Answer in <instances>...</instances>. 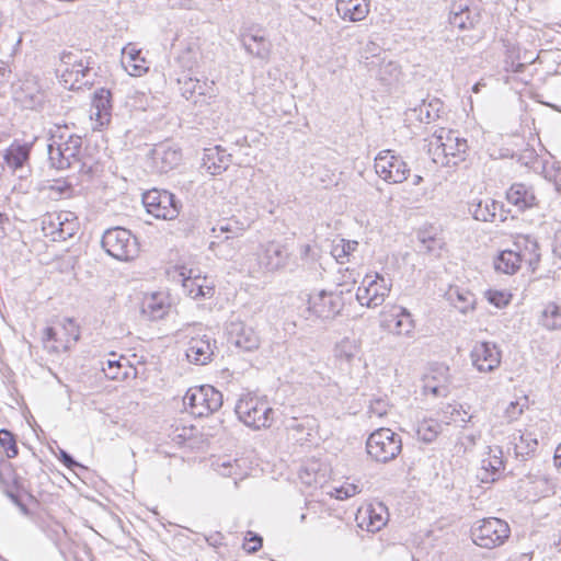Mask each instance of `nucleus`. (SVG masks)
Listing matches in <instances>:
<instances>
[{
  "instance_id": "nucleus-8",
  "label": "nucleus",
  "mask_w": 561,
  "mask_h": 561,
  "mask_svg": "<svg viewBox=\"0 0 561 561\" xmlns=\"http://www.w3.org/2000/svg\"><path fill=\"white\" fill-rule=\"evenodd\" d=\"M142 204L148 214L164 220L176 218L182 207L174 194L157 188L149 190L142 194Z\"/></svg>"
},
{
  "instance_id": "nucleus-4",
  "label": "nucleus",
  "mask_w": 561,
  "mask_h": 561,
  "mask_svg": "<svg viewBox=\"0 0 561 561\" xmlns=\"http://www.w3.org/2000/svg\"><path fill=\"white\" fill-rule=\"evenodd\" d=\"M102 248L118 261H131L139 254V242L130 230L123 227L107 229L102 237Z\"/></svg>"
},
{
  "instance_id": "nucleus-42",
  "label": "nucleus",
  "mask_w": 561,
  "mask_h": 561,
  "mask_svg": "<svg viewBox=\"0 0 561 561\" xmlns=\"http://www.w3.org/2000/svg\"><path fill=\"white\" fill-rule=\"evenodd\" d=\"M357 247V241L341 239L332 247L331 254L339 263L343 264L351 253L356 251Z\"/></svg>"
},
{
  "instance_id": "nucleus-26",
  "label": "nucleus",
  "mask_w": 561,
  "mask_h": 561,
  "mask_svg": "<svg viewBox=\"0 0 561 561\" xmlns=\"http://www.w3.org/2000/svg\"><path fill=\"white\" fill-rule=\"evenodd\" d=\"M33 144L13 140L12 144L1 153L5 165L18 171L30 161Z\"/></svg>"
},
{
  "instance_id": "nucleus-15",
  "label": "nucleus",
  "mask_w": 561,
  "mask_h": 561,
  "mask_svg": "<svg viewBox=\"0 0 561 561\" xmlns=\"http://www.w3.org/2000/svg\"><path fill=\"white\" fill-rule=\"evenodd\" d=\"M178 84L180 85L181 95L196 106L208 105L216 98L214 81H201L197 78L183 76L178 79Z\"/></svg>"
},
{
  "instance_id": "nucleus-36",
  "label": "nucleus",
  "mask_w": 561,
  "mask_h": 561,
  "mask_svg": "<svg viewBox=\"0 0 561 561\" xmlns=\"http://www.w3.org/2000/svg\"><path fill=\"white\" fill-rule=\"evenodd\" d=\"M360 345L356 340L344 337L334 347V357L340 363L350 365L354 358L359 354Z\"/></svg>"
},
{
  "instance_id": "nucleus-21",
  "label": "nucleus",
  "mask_w": 561,
  "mask_h": 561,
  "mask_svg": "<svg viewBox=\"0 0 561 561\" xmlns=\"http://www.w3.org/2000/svg\"><path fill=\"white\" fill-rule=\"evenodd\" d=\"M71 214H59L56 218L51 216L48 220H43V230L45 236H50L54 241H66L73 237L77 230V224L70 219Z\"/></svg>"
},
{
  "instance_id": "nucleus-51",
  "label": "nucleus",
  "mask_w": 561,
  "mask_h": 561,
  "mask_svg": "<svg viewBox=\"0 0 561 561\" xmlns=\"http://www.w3.org/2000/svg\"><path fill=\"white\" fill-rule=\"evenodd\" d=\"M419 239L423 243L427 252H434L436 247L440 248L439 241L434 237L425 236V233H420Z\"/></svg>"
},
{
  "instance_id": "nucleus-45",
  "label": "nucleus",
  "mask_w": 561,
  "mask_h": 561,
  "mask_svg": "<svg viewBox=\"0 0 561 561\" xmlns=\"http://www.w3.org/2000/svg\"><path fill=\"white\" fill-rule=\"evenodd\" d=\"M184 287L188 288V293L194 299L209 298L214 295V287L199 284L197 278L195 280H186Z\"/></svg>"
},
{
  "instance_id": "nucleus-24",
  "label": "nucleus",
  "mask_w": 561,
  "mask_h": 561,
  "mask_svg": "<svg viewBox=\"0 0 561 561\" xmlns=\"http://www.w3.org/2000/svg\"><path fill=\"white\" fill-rule=\"evenodd\" d=\"M480 22V12L462 2L454 3L449 13V23L460 31L471 30Z\"/></svg>"
},
{
  "instance_id": "nucleus-16",
  "label": "nucleus",
  "mask_w": 561,
  "mask_h": 561,
  "mask_svg": "<svg viewBox=\"0 0 561 561\" xmlns=\"http://www.w3.org/2000/svg\"><path fill=\"white\" fill-rule=\"evenodd\" d=\"M343 301L339 294L320 290L309 295L308 311L322 320L334 319L342 310Z\"/></svg>"
},
{
  "instance_id": "nucleus-56",
  "label": "nucleus",
  "mask_w": 561,
  "mask_h": 561,
  "mask_svg": "<svg viewBox=\"0 0 561 561\" xmlns=\"http://www.w3.org/2000/svg\"><path fill=\"white\" fill-rule=\"evenodd\" d=\"M43 102L42 95H32L28 103L25 102V106L30 108H36L41 106Z\"/></svg>"
},
{
  "instance_id": "nucleus-47",
  "label": "nucleus",
  "mask_w": 561,
  "mask_h": 561,
  "mask_svg": "<svg viewBox=\"0 0 561 561\" xmlns=\"http://www.w3.org/2000/svg\"><path fill=\"white\" fill-rule=\"evenodd\" d=\"M262 543L263 539L260 535L253 531H248L247 536L244 537L243 549L248 553H255L259 549H261Z\"/></svg>"
},
{
  "instance_id": "nucleus-49",
  "label": "nucleus",
  "mask_w": 561,
  "mask_h": 561,
  "mask_svg": "<svg viewBox=\"0 0 561 561\" xmlns=\"http://www.w3.org/2000/svg\"><path fill=\"white\" fill-rule=\"evenodd\" d=\"M388 404L382 399H375L370 402L369 413L374 414L378 417H381L387 414Z\"/></svg>"
},
{
  "instance_id": "nucleus-28",
  "label": "nucleus",
  "mask_w": 561,
  "mask_h": 561,
  "mask_svg": "<svg viewBox=\"0 0 561 561\" xmlns=\"http://www.w3.org/2000/svg\"><path fill=\"white\" fill-rule=\"evenodd\" d=\"M360 526H366L367 531L377 533L388 523L389 513L386 505L381 502L369 504L364 512Z\"/></svg>"
},
{
  "instance_id": "nucleus-13",
  "label": "nucleus",
  "mask_w": 561,
  "mask_h": 561,
  "mask_svg": "<svg viewBox=\"0 0 561 561\" xmlns=\"http://www.w3.org/2000/svg\"><path fill=\"white\" fill-rule=\"evenodd\" d=\"M79 330L73 320L65 319L60 330L53 327L45 328L42 341L46 350L59 353L60 351H68L79 340Z\"/></svg>"
},
{
  "instance_id": "nucleus-12",
  "label": "nucleus",
  "mask_w": 561,
  "mask_h": 561,
  "mask_svg": "<svg viewBox=\"0 0 561 561\" xmlns=\"http://www.w3.org/2000/svg\"><path fill=\"white\" fill-rule=\"evenodd\" d=\"M376 173L388 183H402L409 174L407 162L391 150H383L375 158Z\"/></svg>"
},
{
  "instance_id": "nucleus-33",
  "label": "nucleus",
  "mask_w": 561,
  "mask_h": 561,
  "mask_svg": "<svg viewBox=\"0 0 561 561\" xmlns=\"http://www.w3.org/2000/svg\"><path fill=\"white\" fill-rule=\"evenodd\" d=\"M92 107L95 110L96 119L104 123L110 119L112 110V93L105 88H101L94 92Z\"/></svg>"
},
{
  "instance_id": "nucleus-3",
  "label": "nucleus",
  "mask_w": 561,
  "mask_h": 561,
  "mask_svg": "<svg viewBox=\"0 0 561 561\" xmlns=\"http://www.w3.org/2000/svg\"><path fill=\"white\" fill-rule=\"evenodd\" d=\"M468 150V141L459 136V133L453 129L439 128L430 140V151H433L435 162H438L442 156V164H457L465 160V153Z\"/></svg>"
},
{
  "instance_id": "nucleus-27",
  "label": "nucleus",
  "mask_w": 561,
  "mask_h": 561,
  "mask_svg": "<svg viewBox=\"0 0 561 561\" xmlns=\"http://www.w3.org/2000/svg\"><path fill=\"white\" fill-rule=\"evenodd\" d=\"M254 27L241 33L240 39L245 51L259 59L266 60L271 55L272 44L259 32H253Z\"/></svg>"
},
{
  "instance_id": "nucleus-11",
  "label": "nucleus",
  "mask_w": 561,
  "mask_h": 561,
  "mask_svg": "<svg viewBox=\"0 0 561 561\" xmlns=\"http://www.w3.org/2000/svg\"><path fill=\"white\" fill-rule=\"evenodd\" d=\"M391 289V282L376 274L374 277L366 275L362 285L357 288L356 299L362 306L376 308L385 301Z\"/></svg>"
},
{
  "instance_id": "nucleus-22",
  "label": "nucleus",
  "mask_w": 561,
  "mask_h": 561,
  "mask_svg": "<svg viewBox=\"0 0 561 561\" xmlns=\"http://www.w3.org/2000/svg\"><path fill=\"white\" fill-rule=\"evenodd\" d=\"M216 342L204 335H196L191 337L186 348V357L188 362L195 365H206L211 360Z\"/></svg>"
},
{
  "instance_id": "nucleus-23",
  "label": "nucleus",
  "mask_w": 561,
  "mask_h": 561,
  "mask_svg": "<svg viewBox=\"0 0 561 561\" xmlns=\"http://www.w3.org/2000/svg\"><path fill=\"white\" fill-rule=\"evenodd\" d=\"M506 199L519 211H525L538 205L534 187L525 183L512 184L506 192Z\"/></svg>"
},
{
  "instance_id": "nucleus-60",
  "label": "nucleus",
  "mask_w": 561,
  "mask_h": 561,
  "mask_svg": "<svg viewBox=\"0 0 561 561\" xmlns=\"http://www.w3.org/2000/svg\"><path fill=\"white\" fill-rule=\"evenodd\" d=\"M432 392L435 394V396H446L447 394V388L446 387H443V386H435L432 388Z\"/></svg>"
},
{
  "instance_id": "nucleus-55",
  "label": "nucleus",
  "mask_w": 561,
  "mask_h": 561,
  "mask_svg": "<svg viewBox=\"0 0 561 561\" xmlns=\"http://www.w3.org/2000/svg\"><path fill=\"white\" fill-rule=\"evenodd\" d=\"M173 7H179L182 9H193L194 1L193 0H170Z\"/></svg>"
},
{
  "instance_id": "nucleus-38",
  "label": "nucleus",
  "mask_w": 561,
  "mask_h": 561,
  "mask_svg": "<svg viewBox=\"0 0 561 561\" xmlns=\"http://www.w3.org/2000/svg\"><path fill=\"white\" fill-rule=\"evenodd\" d=\"M539 323L549 331L561 330V307L548 302L541 311Z\"/></svg>"
},
{
  "instance_id": "nucleus-61",
  "label": "nucleus",
  "mask_w": 561,
  "mask_h": 561,
  "mask_svg": "<svg viewBox=\"0 0 561 561\" xmlns=\"http://www.w3.org/2000/svg\"><path fill=\"white\" fill-rule=\"evenodd\" d=\"M311 252V247L309 244H302L300 247V257L307 259Z\"/></svg>"
},
{
  "instance_id": "nucleus-34",
  "label": "nucleus",
  "mask_w": 561,
  "mask_h": 561,
  "mask_svg": "<svg viewBox=\"0 0 561 561\" xmlns=\"http://www.w3.org/2000/svg\"><path fill=\"white\" fill-rule=\"evenodd\" d=\"M520 262L512 249L503 250L494 260V268L496 272L513 275L520 268Z\"/></svg>"
},
{
  "instance_id": "nucleus-5",
  "label": "nucleus",
  "mask_w": 561,
  "mask_h": 561,
  "mask_svg": "<svg viewBox=\"0 0 561 561\" xmlns=\"http://www.w3.org/2000/svg\"><path fill=\"white\" fill-rule=\"evenodd\" d=\"M366 450L375 461L387 463L401 453L402 439L390 428L381 427L368 436Z\"/></svg>"
},
{
  "instance_id": "nucleus-7",
  "label": "nucleus",
  "mask_w": 561,
  "mask_h": 561,
  "mask_svg": "<svg viewBox=\"0 0 561 561\" xmlns=\"http://www.w3.org/2000/svg\"><path fill=\"white\" fill-rule=\"evenodd\" d=\"M234 412L241 422L253 430L270 426L274 414L273 409L265 401L250 396L237 402Z\"/></svg>"
},
{
  "instance_id": "nucleus-32",
  "label": "nucleus",
  "mask_w": 561,
  "mask_h": 561,
  "mask_svg": "<svg viewBox=\"0 0 561 561\" xmlns=\"http://www.w3.org/2000/svg\"><path fill=\"white\" fill-rule=\"evenodd\" d=\"M446 297L447 300L462 313L474 308L476 295L467 288L450 286L446 291Z\"/></svg>"
},
{
  "instance_id": "nucleus-17",
  "label": "nucleus",
  "mask_w": 561,
  "mask_h": 561,
  "mask_svg": "<svg viewBox=\"0 0 561 561\" xmlns=\"http://www.w3.org/2000/svg\"><path fill=\"white\" fill-rule=\"evenodd\" d=\"M181 160V150L169 144L157 145L150 151V168L159 174L172 171L180 164Z\"/></svg>"
},
{
  "instance_id": "nucleus-35",
  "label": "nucleus",
  "mask_w": 561,
  "mask_h": 561,
  "mask_svg": "<svg viewBox=\"0 0 561 561\" xmlns=\"http://www.w3.org/2000/svg\"><path fill=\"white\" fill-rule=\"evenodd\" d=\"M123 65L131 76H141L148 70L146 60L140 56V50L125 47L123 49Z\"/></svg>"
},
{
  "instance_id": "nucleus-2",
  "label": "nucleus",
  "mask_w": 561,
  "mask_h": 561,
  "mask_svg": "<svg viewBox=\"0 0 561 561\" xmlns=\"http://www.w3.org/2000/svg\"><path fill=\"white\" fill-rule=\"evenodd\" d=\"M82 147V138L70 134L67 126H56L51 131L50 144L48 145V160L50 165L57 170L69 169L79 162V153Z\"/></svg>"
},
{
  "instance_id": "nucleus-54",
  "label": "nucleus",
  "mask_w": 561,
  "mask_h": 561,
  "mask_svg": "<svg viewBox=\"0 0 561 561\" xmlns=\"http://www.w3.org/2000/svg\"><path fill=\"white\" fill-rule=\"evenodd\" d=\"M523 413V409L519 408L518 402H511L505 410V416L508 422L516 420Z\"/></svg>"
},
{
  "instance_id": "nucleus-44",
  "label": "nucleus",
  "mask_w": 561,
  "mask_h": 561,
  "mask_svg": "<svg viewBox=\"0 0 561 561\" xmlns=\"http://www.w3.org/2000/svg\"><path fill=\"white\" fill-rule=\"evenodd\" d=\"M322 478L323 474H319L316 462L305 466L299 470V479L307 486L319 484Z\"/></svg>"
},
{
  "instance_id": "nucleus-40",
  "label": "nucleus",
  "mask_w": 561,
  "mask_h": 561,
  "mask_svg": "<svg viewBox=\"0 0 561 561\" xmlns=\"http://www.w3.org/2000/svg\"><path fill=\"white\" fill-rule=\"evenodd\" d=\"M170 308L159 295L147 298L142 305V312L151 320L162 319Z\"/></svg>"
},
{
  "instance_id": "nucleus-53",
  "label": "nucleus",
  "mask_w": 561,
  "mask_h": 561,
  "mask_svg": "<svg viewBox=\"0 0 561 561\" xmlns=\"http://www.w3.org/2000/svg\"><path fill=\"white\" fill-rule=\"evenodd\" d=\"M431 104H426L425 100H422V104L419 107L413 108L412 111L416 114V118L421 122L431 119V112L428 107Z\"/></svg>"
},
{
  "instance_id": "nucleus-18",
  "label": "nucleus",
  "mask_w": 561,
  "mask_h": 561,
  "mask_svg": "<svg viewBox=\"0 0 561 561\" xmlns=\"http://www.w3.org/2000/svg\"><path fill=\"white\" fill-rule=\"evenodd\" d=\"M227 335L229 343L244 352H252L260 346L257 333L242 321H231L227 325Z\"/></svg>"
},
{
  "instance_id": "nucleus-25",
  "label": "nucleus",
  "mask_w": 561,
  "mask_h": 561,
  "mask_svg": "<svg viewBox=\"0 0 561 561\" xmlns=\"http://www.w3.org/2000/svg\"><path fill=\"white\" fill-rule=\"evenodd\" d=\"M231 153L221 146L206 148L203 154V168L211 175L225 172L231 163Z\"/></svg>"
},
{
  "instance_id": "nucleus-46",
  "label": "nucleus",
  "mask_w": 561,
  "mask_h": 561,
  "mask_svg": "<svg viewBox=\"0 0 561 561\" xmlns=\"http://www.w3.org/2000/svg\"><path fill=\"white\" fill-rule=\"evenodd\" d=\"M0 445L5 449L7 456L9 458H14L19 454V448L16 446V442L14 435L5 430H0Z\"/></svg>"
},
{
  "instance_id": "nucleus-30",
  "label": "nucleus",
  "mask_w": 561,
  "mask_h": 561,
  "mask_svg": "<svg viewBox=\"0 0 561 561\" xmlns=\"http://www.w3.org/2000/svg\"><path fill=\"white\" fill-rule=\"evenodd\" d=\"M497 208H502V204L492 198H474L468 204V211L476 220L494 221Z\"/></svg>"
},
{
  "instance_id": "nucleus-59",
  "label": "nucleus",
  "mask_w": 561,
  "mask_h": 561,
  "mask_svg": "<svg viewBox=\"0 0 561 561\" xmlns=\"http://www.w3.org/2000/svg\"><path fill=\"white\" fill-rule=\"evenodd\" d=\"M103 373L105 376L110 379H117L118 378V369H108V366L102 367Z\"/></svg>"
},
{
  "instance_id": "nucleus-63",
  "label": "nucleus",
  "mask_w": 561,
  "mask_h": 561,
  "mask_svg": "<svg viewBox=\"0 0 561 561\" xmlns=\"http://www.w3.org/2000/svg\"><path fill=\"white\" fill-rule=\"evenodd\" d=\"M106 366H108V369H119L121 364L118 360H107Z\"/></svg>"
},
{
  "instance_id": "nucleus-50",
  "label": "nucleus",
  "mask_w": 561,
  "mask_h": 561,
  "mask_svg": "<svg viewBox=\"0 0 561 561\" xmlns=\"http://www.w3.org/2000/svg\"><path fill=\"white\" fill-rule=\"evenodd\" d=\"M336 499L339 500H346L348 497L354 496L355 494L359 493V489L355 484H346L342 485L339 489H335Z\"/></svg>"
},
{
  "instance_id": "nucleus-29",
  "label": "nucleus",
  "mask_w": 561,
  "mask_h": 561,
  "mask_svg": "<svg viewBox=\"0 0 561 561\" xmlns=\"http://www.w3.org/2000/svg\"><path fill=\"white\" fill-rule=\"evenodd\" d=\"M336 10L343 20L363 21L369 13L368 0H337Z\"/></svg>"
},
{
  "instance_id": "nucleus-9",
  "label": "nucleus",
  "mask_w": 561,
  "mask_h": 561,
  "mask_svg": "<svg viewBox=\"0 0 561 561\" xmlns=\"http://www.w3.org/2000/svg\"><path fill=\"white\" fill-rule=\"evenodd\" d=\"M510 526L506 522L490 517L480 522L471 529L472 541L482 548L492 549L501 546L510 537Z\"/></svg>"
},
{
  "instance_id": "nucleus-14",
  "label": "nucleus",
  "mask_w": 561,
  "mask_h": 561,
  "mask_svg": "<svg viewBox=\"0 0 561 561\" xmlns=\"http://www.w3.org/2000/svg\"><path fill=\"white\" fill-rule=\"evenodd\" d=\"M211 231L215 233V238H219L217 232L231 233V236H226L220 241H211L209 243V250L221 260H233L240 249L236 239L242 234L243 228L239 227L237 222H234V225L226 222L217 225Z\"/></svg>"
},
{
  "instance_id": "nucleus-1",
  "label": "nucleus",
  "mask_w": 561,
  "mask_h": 561,
  "mask_svg": "<svg viewBox=\"0 0 561 561\" xmlns=\"http://www.w3.org/2000/svg\"><path fill=\"white\" fill-rule=\"evenodd\" d=\"M94 57L79 49L64 50L60 54V82L69 90H80L94 84L96 71Z\"/></svg>"
},
{
  "instance_id": "nucleus-62",
  "label": "nucleus",
  "mask_w": 561,
  "mask_h": 561,
  "mask_svg": "<svg viewBox=\"0 0 561 561\" xmlns=\"http://www.w3.org/2000/svg\"><path fill=\"white\" fill-rule=\"evenodd\" d=\"M221 468H222V469L220 470V473H221L222 476H230V474H231V468H232V467H231V465H230L229 462H224V463L221 465Z\"/></svg>"
},
{
  "instance_id": "nucleus-20",
  "label": "nucleus",
  "mask_w": 561,
  "mask_h": 561,
  "mask_svg": "<svg viewBox=\"0 0 561 561\" xmlns=\"http://www.w3.org/2000/svg\"><path fill=\"white\" fill-rule=\"evenodd\" d=\"M511 249L515 251L519 262H525L533 273L537 270L541 255L536 238L529 234H517Z\"/></svg>"
},
{
  "instance_id": "nucleus-64",
  "label": "nucleus",
  "mask_w": 561,
  "mask_h": 561,
  "mask_svg": "<svg viewBox=\"0 0 561 561\" xmlns=\"http://www.w3.org/2000/svg\"><path fill=\"white\" fill-rule=\"evenodd\" d=\"M289 427L293 430H296L298 432L304 430V425L301 423H298L296 420L293 422V424Z\"/></svg>"
},
{
  "instance_id": "nucleus-39",
  "label": "nucleus",
  "mask_w": 561,
  "mask_h": 561,
  "mask_svg": "<svg viewBox=\"0 0 561 561\" xmlns=\"http://www.w3.org/2000/svg\"><path fill=\"white\" fill-rule=\"evenodd\" d=\"M393 325H390V332L396 335L410 336L414 331L415 324L412 314L405 309L400 308V311L393 316Z\"/></svg>"
},
{
  "instance_id": "nucleus-58",
  "label": "nucleus",
  "mask_w": 561,
  "mask_h": 561,
  "mask_svg": "<svg viewBox=\"0 0 561 561\" xmlns=\"http://www.w3.org/2000/svg\"><path fill=\"white\" fill-rule=\"evenodd\" d=\"M10 70L8 66L0 60V81L7 80L9 78Z\"/></svg>"
},
{
  "instance_id": "nucleus-57",
  "label": "nucleus",
  "mask_w": 561,
  "mask_h": 561,
  "mask_svg": "<svg viewBox=\"0 0 561 561\" xmlns=\"http://www.w3.org/2000/svg\"><path fill=\"white\" fill-rule=\"evenodd\" d=\"M554 467L561 472V444L557 447L553 456Z\"/></svg>"
},
{
  "instance_id": "nucleus-31",
  "label": "nucleus",
  "mask_w": 561,
  "mask_h": 561,
  "mask_svg": "<svg viewBox=\"0 0 561 561\" xmlns=\"http://www.w3.org/2000/svg\"><path fill=\"white\" fill-rule=\"evenodd\" d=\"M499 455H490L482 460L481 469L478 473V479L482 483H492L496 481L504 469V461L502 459V450L497 449Z\"/></svg>"
},
{
  "instance_id": "nucleus-19",
  "label": "nucleus",
  "mask_w": 561,
  "mask_h": 561,
  "mask_svg": "<svg viewBox=\"0 0 561 561\" xmlns=\"http://www.w3.org/2000/svg\"><path fill=\"white\" fill-rule=\"evenodd\" d=\"M471 359L479 371H493L501 364V352L493 343L479 342L471 351Z\"/></svg>"
},
{
  "instance_id": "nucleus-10",
  "label": "nucleus",
  "mask_w": 561,
  "mask_h": 561,
  "mask_svg": "<svg viewBox=\"0 0 561 561\" xmlns=\"http://www.w3.org/2000/svg\"><path fill=\"white\" fill-rule=\"evenodd\" d=\"M256 257L262 271L274 273L288 267L291 252L287 244L271 240L259 245Z\"/></svg>"
},
{
  "instance_id": "nucleus-41",
  "label": "nucleus",
  "mask_w": 561,
  "mask_h": 561,
  "mask_svg": "<svg viewBox=\"0 0 561 561\" xmlns=\"http://www.w3.org/2000/svg\"><path fill=\"white\" fill-rule=\"evenodd\" d=\"M440 428L442 426L437 421L425 420L419 424L416 434L422 442L432 443L436 439Z\"/></svg>"
},
{
  "instance_id": "nucleus-37",
  "label": "nucleus",
  "mask_w": 561,
  "mask_h": 561,
  "mask_svg": "<svg viewBox=\"0 0 561 561\" xmlns=\"http://www.w3.org/2000/svg\"><path fill=\"white\" fill-rule=\"evenodd\" d=\"M514 453L516 458L525 459L526 456L534 453L537 448L538 442L533 433H519L518 436H513Z\"/></svg>"
},
{
  "instance_id": "nucleus-52",
  "label": "nucleus",
  "mask_w": 561,
  "mask_h": 561,
  "mask_svg": "<svg viewBox=\"0 0 561 561\" xmlns=\"http://www.w3.org/2000/svg\"><path fill=\"white\" fill-rule=\"evenodd\" d=\"M58 459L68 468L75 469L76 467H82L73 457L64 449H59Z\"/></svg>"
},
{
  "instance_id": "nucleus-48",
  "label": "nucleus",
  "mask_w": 561,
  "mask_h": 561,
  "mask_svg": "<svg viewBox=\"0 0 561 561\" xmlns=\"http://www.w3.org/2000/svg\"><path fill=\"white\" fill-rule=\"evenodd\" d=\"M488 300L497 308H502L510 302L508 296L499 290H489Z\"/></svg>"
},
{
  "instance_id": "nucleus-6",
  "label": "nucleus",
  "mask_w": 561,
  "mask_h": 561,
  "mask_svg": "<svg viewBox=\"0 0 561 561\" xmlns=\"http://www.w3.org/2000/svg\"><path fill=\"white\" fill-rule=\"evenodd\" d=\"M183 403L198 417L207 416L222 405V393L213 386L203 385L187 390Z\"/></svg>"
},
{
  "instance_id": "nucleus-43",
  "label": "nucleus",
  "mask_w": 561,
  "mask_h": 561,
  "mask_svg": "<svg viewBox=\"0 0 561 561\" xmlns=\"http://www.w3.org/2000/svg\"><path fill=\"white\" fill-rule=\"evenodd\" d=\"M531 483L536 490V495L548 497L556 493V483L547 476H536Z\"/></svg>"
}]
</instances>
